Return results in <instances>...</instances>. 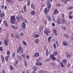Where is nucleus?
I'll return each mask as SVG.
<instances>
[{"instance_id": "obj_1", "label": "nucleus", "mask_w": 73, "mask_h": 73, "mask_svg": "<svg viewBox=\"0 0 73 73\" xmlns=\"http://www.w3.org/2000/svg\"><path fill=\"white\" fill-rule=\"evenodd\" d=\"M11 24H15V21H16V19L15 16H11Z\"/></svg>"}, {"instance_id": "obj_2", "label": "nucleus", "mask_w": 73, "mask_h": 73, "mask_svg": "<svg viewBox=\"0 0 73 73\" xmlns=\"http://www.w3.org/2000/svg\"><path fill=\"white\" fill-rule=\"evenodd\" d=\"M44 33H45V34H46L47 36H48V35H49V33H50V32L48 31V29L45 28L44 31Z\"/></svg>"}, {"instance_id": "obj_3", "label": "nucleus", "mask_w": 73, "mask_h": 73, "mask_svg": "<svg viewBox=\"0 0 73 73\" xmlns=\"http://www.w3.org/2000/svg\"><path fill=\"white\" fill-rule=\"evenodd\" d=\"M48 0H47V3H48V5L47 6V8L49 9H50V8L51 7V4L49 2V1H48Z\"/></svg>"}, {"instance_id": "obj_4", "label": "nucleus", "mask_w": 73, "mask_h": 73, "mask_svg": "<svg viewBox=\"0 0 73 73\" xmlns=\"http://www.w3.org/2000/svg\"><path fill=\"white\" fill-rule=\"evenodd\" d=\"M53 31L55 36H58V35H57V30H56V29H53Z\"/></svg>"}, {"instance_id": "obj_5", "label": "nucleus", "mask_w": 73, "mask_h": 73, "mask_svg": "<svg viewBox=\"0 0 73 73\" xmlns=\"http://www.w3.org/2000/svg\"><path fill=\"white\" fill-rule=\"evenodd\" d=\"M7 38V41L6 40H4V43L6 46H8V42H9V39L8 38Z\"/></svg>"}, {"instance_id": "obj_6", "label": "nucleus", "mask_w": 73, "mask_h": 73, "mask_svg": "<svg viewBox=\"0 0 73 73\" xmlns=\"http://www.w3.org/2000/svg\"><path fill=\"white\" fill-rule=\"evenodd\" d=\"M58 13V11L57 10V9H55L54 13L53 14V15H55L57 14Z\"/></svg>"}, {"instance_id": "obj_7", "label": "nucleus", "mask_w": 73, "mask_h": 73, "mask_svg": "<svg viewBox=\"0 0 73 73\" xmlns=\"http://www.w3.org/2000/svg\"><path fill=\"white\" fill-rule=\"evenodd\" d=\"M50 57L51 58H52V60L54 61V60H56V58L54 57V55H50Z\"/></svg>"}, {"instance_id": "obj_8", "label": "nucleus", "mask_w": 73, "mask_h": 73, "mask_svg": "<svg viewBox=\"0 0 73 73\" xmlns=\"http://www.w3.org/2000/svg\"><path fill=\"white\" fill-rule=\"evenodd\" d=\"M22 27L23 29H25V27H26V25L24 23H22Z\"/></svg>"}, {"instance_id": "obj_9", "label": "nucleus", "mask_w": 73, "mask_h": 73, "mask_svg": "<svg viewBox=\"0 0 73 73\" xmlns=\"http://www.w3.org/2000/svg\"><path fill=\"white\" fill-rule=\"evenodd\" d=\"M68 44V42L66 41H64L63 42V44L64 46H66Z\"/></svg>"}, {"instance_id": "obj_10", "label": "nucleus", "mask_w": 73, "mask_h": 73, "mask_svg": "<svg viewBox=\"0 0 73 73\" xmlns=\"http://www.w3.org/2000/svg\"><path fill=\"white\" fill-rule=\"evenodd\" d=\"M22 49L21 48V46H19L18 47V49L17 50V53H20V50Z\"/></svg>"}, {"instance_id": "obj_11", "label": "nucleus", "mask_w": 73, "mask_h": 73, "mask_svg": "<svg viewBox=\"0 0 73 73\" xmlns=\"http://www.w3.org/2000/svg\"><path fill=\"white\" fill-rule=\"evenodd\" d=\"M47 18L49 21H51L52 20V18H51V17L49 15H47Z\"/></svg>"}, {"instance_id": "obj_12", "label": "nucleus", "mask_w": 73, "mask_h": 73, "mask_svg": "<svg viewBox=\"0 0 73 73\" xmlns=\"http://www.w3.org/2000/svg\"><path fill=\"white\" fill-rule=\"evenodd\" d=\"M3 23L4 24H5V26H6L7 27H8V23H7V22L6 21H4Z\"/></svg>"}, {"instance_id": "obj_13", "label": "nucleus", "mask_w": 73, "mask_h": 73, "mask_svg": "<svg viewBox=\"0 0 73 73\" xmlns=\"http://www.w3.org/2000/svg\"><path fill=\"white\" fill-rule=\"evenodd\" d=\"M62 24H64L66 23V20L64 18L62 19Z\"/></svg>"}, {"instance_id": "obj_14", "label": "nucleus", "mask_w": 73, "mask_h": 73, "mask_svg": "<svg viewBox=\"0 0 73 73\" xmlns=\"http://www.w3.org/2000/svg\"><path fill=\"white\" fill-rule=\"evenodd\" d=\"M10 56L8 55L5 58V59L6 61H7V62H8V58H9Z\"/></svg>"}, {"instance_id": "obj_15", "label": "nucleus", "mask_w": 73, "mask_h": 73, "mask_svg": "<svg viewBox=\"0 0 73 73\" xmlns=\"http://www.w3.org/2000/svg\"><path fill=\"white\" fill-rule=\"evenodd\" d=\"M62 2L64 3V4H66V3L68 2V0H61Z\"/></svg>"}, {"instance_id": "obj_16", "label": "nucleus", "mask_w": 73, "mask_h": 73, "mask_svg": "<svg viewBox=\"0 0 73 73\" xmlns=\"http://www.w3.org/2000/svg\"><path fill=\"white\" fill-rule=\"evenodd\" d=\"M1 17H5V14H4V13L3 12L1 13Z\"/></svg>"}, {"instance_id": "obj_17", "label": "nucleus", "mask_w": 73, "mask_h": 73, "mask_svg": "<svg viewBox=\"0 0 73 73\" xmlns=\"http://www.w3.org/2000/svg\"><path fill=\"white\" fill-rule=\"evenodd\" d=\"M16 19L19 22H20V18L18 16H17Z\"/></svg>"}, {"instance_id": "obj_18", "label": "nucleus", "mask_w": 73, "mask_h": 73, "mask_svg": "<svg viewBox=\"0 0 73 73\" xmlns=\"http://www.w3.org/2000/svg\"><path fill=\"white\" fill-rule=\"evenodd\" d=\"M52 38V36H50L48 38V42H50V40Z\"/></svg>"}, {"instance_id": "obj_19", "label": "nucleus", "mask_w": 73, "mask_h": 73, "mask_svg": "<svg viewBox=\"0 0 73 73\" xmlns=\"http://www.w3.org/2000/svg\"><path fill=\"white\" fill-rule=\"evenodd\" d=\"M1 57L3 62H4V56L2 55H1Z\"/></svg>"}, {"instance_id": "obj_20", "label": "nucleus", "mask_w": 73, "mask_h": 73, "mask_svg": "<svg viewBox=\"0 0 73 73\" xmlns=\"http://www.w3.org/2000/svg\"><path fill=\"white\" fill-rule=\"evenodd\" d=\"M15 37L17 38H20V35L18 34H17L15 35Z\"/></svg>"}, {"instance_id": "obj_21", "label": "nucleus", "mask_w": 73, "mask_h": 73, "mask_svg": "<svg viewBox=\"0 0 73 73\" xmlns=\"http://www.w3.org/2000/svg\"><path fill=\"white\" fill-rule=\"evenodd\" d=\"M6 1L7 2H8V1L9 3H13V1H12V0H6Z\"/></svg>"}, {"instance_id": "obj_22", "label": "nucleus", "mask_w": 73, "mask_h": 73, "mask_svg": "<svg viewBox=\"0 0 73 73\" xmlns=\"http://www.w3.org/2000/svg\"><path fill=\"white\" fill-rule=\"evenodd\" d=\"M46 56H48V54H49V52H48V50H46Z\"/></svg>"}, {"instance_id": "obj_23", "label": "nucleus", "mask_w": 73, "mask_h": 73, "mask_svg": "<svg viewBox=\"0 0 73 73\" xmlns=\"http://www.w3.org/2000/svg\"><path fill=\"white\" fill-rule=\"evenodd\" d=\"M39 41V39H36L35 40V41L36 44H38V41Z\"/></svg>"}, {"instance_id": "obj_24", "label": "nucleus", "mask_w": 73, "mask_h": 73, "mask_svg": "<svg viewBox=\"0 0 73 73\" xmlns=\"http://www.w3.org/2000/svg\"><path fill=\"white\" fill-rule=\"evenodd\" d=\"M73 9V6H71L67 8L68 10H69L70 9Z\"/></svg>"}, {"instance_id": "obj_25", "label": "nucleus", "mask_w": 73, "mask_h": 73, "mask_svg": "<svg viewBox=\"0 0 73 73\" xmlns=\"http://www.w3.org/2000/svg\"><path fill=\"white\" fill-rule=\"evenodd\" d=\"M33 69L34 71H37V67H34L33 68Z\"/></svg>"}, {"instance_id": "obj_26", "label": "nucleus", "mask_w": 73, "mask_h": 73, "mask_svg": "<svg viewBox=\"0 0 73 73\" xmlns=\"http://www.w3.org/2000/svg\"><path fill=\"white\" fill-rule=\"evenodd\" d=\"M61 28L63 29L64 31H65L66 29V27H63V26H61Z\"/></svg>"}, {"instance_id": "obj_27", "label": "nucleus", "mask_w": 73, "mask_h": 73, "mask_svg": "<svg viewBox=\"0 0 73 73\" xmlns=\"http://www.w3.org/2000/svg\"><path fill=\"white\" fill-rule=\"evenodd\" d=\"M35 57H39V54L38 53H36L35 54Z\"/></svg>"}, {"instance_id": "obj_28", "label": "nucleus", "mask_w": 73, "mask_h": 73, "mask_svg": "<svg viewBox=\"0 0 73 73\" xmlns=\"http://www.w3.org/2000/svg\"><path fill=\"white\" fill-rule=\"evenodd\" d=\"M58 54V52L57 51H54V55L56 56V54Z\"/></svg>"}, {"instance_id": "obj_29", "label": "nucleus", "mask_w": 73, "mask_h": 73, "mask_svg": "<svg viewBox=\"0 0 73 73\" xmlns=\"http://www.w3.org/2000/svg\"><path fill=\"white\" fill-rule=\"evenodd\" d=\"M39 37V35L38 34H36L35 35V38H38Z\"/></svg>"}, {"instance_id": "obj_30", "label": "nucleus", "mask_w": 73, "mask_h": 73, "mask_svg": "<svg viewBox=\"0 0 73 73\" xmlns=\"http://www.w3.org/2000/svg\"><path fill=\"white\" fill-rule=\"evenodd\" d=\"M23 9L24 12H27V8L25 7H23Z\"/></svg>"}, {"instance_id": "obj_31", "label": "nucleus", "mask_w": 73, "mask_h": 73, "mask_svg": "<svg viewBox=\"0 0 73 73\" xmlns=\"http://www.w3.org/2000/svg\"><path fill=\"white\" fill-rule=\"evenodd\" d=\"M23 42L24 44V45H25L26 46H27V44L26 43L25 41H24V40H23Z\"/></svg>"}, {"instance_id": "obj_32", "label": "nucleus", "mask_w": 73, "mask_h": 73, "mask_svg": "<svg viewBox=\"0 0 73 73\" xmlns=\"http://www.w3.org/2000/svg\"><path fill=\"white\" fill-rule=\"evenodd\" d=\"M60 64L61 65V67H62V68H64V64H63V63H62V62H60Z\"/></svg>"}, {"instance_id": "obj_33", "label": "nucleus", "mask_w": 73, "mask_h": 73, "mask_svg": "<svg viewBox=\"0 0 73 73\" xmlns=\"http://www.w3.org/2000/svg\"><path fill=\"white\" fill-rule=\"evenodd\" d=\"M57 23L58 24H61V21L60 19H59L57 21Z\"/></svg>"}, {"instance_id": "obj_34", "label": "nucleus", "mask_w": 73, "mask_h": 73, "mask_svg": "<svg viewBox=\"0 0 73 73\" xmlns=\"http://www.w3.org/2000/svg\"><path fill=\"white\" fill-rule=\"evenodd\" d=\"M41 58H38L37 60H36V61H41Z\"/></svg>"}, {"instance_id": "obj_35", "label": "nucleus", "mask_w": 73, "mask_h": 73, "mask_svg": "<svg viewBox=\"0 0 73 73\" xmlns=\"http://www.w3.org/2000/svg\"><path fill=\"white\" fill-rule=\"evenodd\" d=\"M62 62L63 63L65 64V63H66L67 62V60H63L62 61Z\"/></svg>"}, {"instance_id": "obj_36", "label": "nucleus", "mask_w": 73, "mask_h": 73, "mask_svg": "<svg viewBox=\"0 0 73 73\" xmlns=\"http://www.w3.org/2000/svg\"><path fill=\"white\" fill-rule=\"evenodd\" d=\"M56 5L57 7H60V6H61V5L59 3H57L56 4Z\"/></svg>"}, {"instance_id": "obj_37", "label": "nucleus", "mask_w": 73, "mask_h": 73, "mask_svg": "<svg viewBox=\"0 0 73 73\" xmlns=\"http://www.w3.org/2000/svg\"><path fill=\"white\" fill-rule=\"evenodd\" d=\"M28 3H27V5H30V4H31V2H30V1H29L28 0L27 1Z\"/></svg>"}, {"instance_id": "obj_38", "label": "nucleus", "mask_w": 73, "mask_h": 73, "mask_svg": "<svg viewBox=\"0 0 73 73\" xmlns=\"http://www.w3.org/2000/svg\"><path fill=\"white\" fill-rule=\"evenodd\" d=\"M53 46L55 49H56V44L54 43V44Z\"/></svg>"}, {"instance_id": "obj_39", "label": "nucleus", "mask_w": 73, "mask_h": 73, "mask_svg": "<svg viewBox=\"0 0 73 73\" xmlns=\"http://www.w3.org/2000/svg\"><path fill=\"white\" fill-rule=\"evenodd\" d=\"M35 13V11H32L31 13V15H33V14H34V13Z\"/></svg>"}, {"instance_id": "obj_40", "label": "nucleus", "mask_w": 73, "mask_h": 73, "mask_svg": "<svg viewBox=\"0 0 73 73\" xmlns=\"http://www.w3.org/2000/svg\"><path fill=\"white\" fill-rule=\"evenodd\" d=\"M31 7H32V8H33V9H35V7L33 5V3L31 4Z\"/></svg>"}, {"instance_id": "obj_41", "label": "nucleus", "mask_w": 73, "mask_h": 73, "mask_svg": "<svg viewBox=\"0 0 73 73\" xmlns=\"http://www.w3.org/2000/svg\"><path fill=\"white\" fill-rule=\"evenodd\" d=\"M10 68L11 70H13V67L11 65L10 66Z\"/></svg>"}, {"instance_id": "obj_42", "label": "nucleus", "mask_w": 73, "mask_h": 73, "mask_svg": "<svg viewBox=\"0 0 73 73\" xmlns=\"http://www.w3.org/2000/svg\"><path fill=\"white\" fill-rule=\"evenodd\" d=\"M24 64L26 67L27 66V62H24Z\"/></svg>"}, {"instance_id": "obj_43", "label": "nucleus", "mask_w": 73, "mask_h": 73, "mask_svg": "<svg viewBox=\"0 0 73 73\" xmlns=\"http://www.w3.org/2000/svg\"><path fill=\"white\" fill-rule=\"evenodd\" d=\"M67 57H70V54H68L67 55Z\"/></svg>"}, {"instance_id": "obj_44", "label": "nucleus", "mask_w": 73, "mask_h": 73, "mask_svg": "<svg viewBox=\"0 0 73 73\" xmlns=\"http://www.w3.org/2000/svg\"><path fill=\"white\" fill-rule=\"evenodd\" d=\"M10 53V51H7V55H9V53Z\"/></svg>"}, {"instance_id": "obj_45", "label": "nucleus", "mask_w": 73, "mask_h": 73, "mask_svg": "<svg viewBox=\"0 0 73 73\" xmlns=\"http://www.w3.org/2000/svg\"><path fill=\"white\" fill-rule=\"evenodd\" d=\"M44 28V26H42L40 28V29H42Z\"/></svg>"}, {"instance_id": "obj_46", "label": "nucleus", "mask_w": 73, "mask_h": 73, "mask_svg": "<svg viewBox=\"0 0 73 73\" xmlns=\"http://www.w3.org/2000/svg\"><path fill=\"white\" fill-rule=\"evenodd\" d=\"M42 65V63L41 62L39 63L38 65H39V66H41V65Z\"/></svg>"}, {"instance_id": "obj_47", "label": "nucleus", "mask_w": 73, "mask_h": 73, "mask_svg": "<svg viewBox=\"0 0 73 73\" xmlns=\"http://www.w3.org/2000/svg\"><path fill=\"white\" fill-rule=\"evenodd\" d=\"M18 58H19V59L20 60H22V58H21V57L20 56H19Z\"/></svg>"}, {"instance_id": "obj_48", "label": "nucleus", "mask_w": 73, "mask_h": 73, "mask_svg": "<svg viewBox=\"0 0 73 73\" xmlns=\"http://www.w3.org/2000/svg\"><path fill=\"white\" fill-rule=\"evenodd\" d=\"M50 60V58H48V59H46V60H45V61H46V62L49 61Z\"/></svg>"}, {"instance_id": "obj_49", "label": "nucleus", "mask_w": 73, "mask_h": 73, "mask_svg": "<svg viewBox=\"0 0 73 73\" xmlns=\"http://www.w3.org/2000/svg\"><path fill=\"white\" fill-rule=\"evenodd\" d=\"M15 52H14L13 53V56H12L13 57H15Z\"/></svg>"}, {"instance_id": "obj_50", "label": "nucleus", "mask_w": 73, "mask_h": 73, "mask_svg": "<svg viewBox=\"0 0 73 73\" xmlns=\"http://www.w3.org/2000/svg\"><path fill=\"white\" fill-rule=\"evenodd\" d=\"M40 73H44L45 72L43 70H40L39 72Z\"/></svg>"}, {"instance_id": "obj_51", "label": "nucleus", "mask_w": 73, "mask_h": 73, "mask_svg": "<svg viewBox=\"0 0 73 73\" xmlns=\"http://www.w3.org/2000/svg\"><path fill=\"white\" fill-rule=\"evenodd\" d=\"M24 35V33H20V35H21V36L22 37Z\"/></svg>"}, {"instance_id": "obj_52", "label": "nucleus", "mask_w": 73, "mask_h": 73, "mask_svg": "<svg viewBox=\"0 0 73 73\" xmlns=\"http://www.w3.org/2000/svg\"><path fill=\"white\" fill-rule=\"evenodd\" d=\"M70 19H72V15H70L69 17Z\"/></svg>"}, {"instance_id": "obj_53", "label": "nucleus", "mask_w": 73, "mask_h": 73, "mask_svg": "<svg viewBox=\"0 0 73 73\" xmlns=\"http://www.w3.org/2000/svg\"><path fill=\"white\" fill-rule=\"evenodd\" d=\"M14 29H17V28H17L16 26H15L14 27Z\"/></svg>"}, {"instance_id": "obj_54", "label": "nucleus", "mask_w": 73, "mask_h": 73, "mask_svg": "<svg viewBox=\"0 0 73 73\" xmlns=\"http://www.w3.org/2000/svg\"><path fill=\"white\" fill-rule=\"evenodd\" d=\"M56 64L55 63H54V62H53L52 64V65H53V66H55V65H56Z\"/></svg>"}, {"instance_id": "obj_55", "label": "nucleus", "mask_w": 73, "mask_h": 73, "mask_svg": "<svg viewBox=\"0 0 73 73\" xmlns=\"http://www.w3.org/2000/svg\"><path fill=\"white\" fill-rule=\"evenodd\" d=\"M46 9H47V8H45L44 9L45 13H47V12L46 11Z\"/></svg>"}, {"instance_id": "obj_56", "label": "nucleus", "mask_w": 73, "mask_h": 73, "mask_svg": "<svg viewBox=\"0 0 73 73\" xmlns=\"http://www.w3.org/2000/svg\"><path fill=\"white\" fill-rule=\"evenodd\" d=\"M64 36L65 37H66V38H68V35H64Z\"/></svg>"}, {"instance_id": "obj_57", "label": "nucleus", "mask_w": 73, "mask_h": 73, "mask_svg": "<svg viewBox=\"0 0 73 73\" xmlns=\"http://www.w3.org/2000/svg\"><path fill=\"white\" fill-rule=\"evenodd\" d=\"M52 25L53 27H54L55 26V23H52Z\"/></svg>"}, {"instance_id": "obj_58", "label": "nucleus", "mask_w": 73, "mask_h": 73, "mask_svg": "<svg viewBox=\"0 0 73 73\" xmlns=\"http://www.w3.org/2000/svg\"><path fill=\"white\" fill-rule=\"evenodd\" d=\"M11 36L12 37H14V34H13L11 33Z\"/></svg>"}, {"instance_id": "obj_59", "label": "nucleus", "mask_w": 73, "mask_h": 73, "mask_svg": "<svg viewBox=\"0 0 73 73\" xmlns=\"http://www.w3.org/2000/svg\"><path fill=\"white\" fill-rule=\"evenodd\" d=\"M0 50L1 51H3V48L1 47H0Z\"/></svg>"}, {"instance_id": "obj_60", "label": "nucleus", "mask_w": 73, "mask_h": 73, "mask_svg": "<svg viewBox=\"0 0 73 73\" xmlns=\"http://www.w3.org/2000/svg\"><path fill=\"white\" fill-rule=\"evenodd\" d=\"M21 53H23V50L21 49V50L20 51Z\"/></svg>"}, {"instance_id": "obj_61", "label": "nucleus", "mask_w": 73, "mask_h": 73, "mask_svg": "<svg viewBox=\"0 0 73 73\" xmlns=\"http://www.w3.org/2000/svg\"><path fill=\"white\" fill-rule=\"evenodd\" d=\"M20 17L21 19H23V16L22 15L20 16Z\"/></svg>"}, {"instance_id": "obj_62", "label": "nucleus", "mask_w": 73, "mask_h": 73, "mask_svg": "<svg viewBox=\"0 0 73 73\" xmlns=\"http://www.w3.org/2000/svg\"><path fill=\"white\" fill-rule=\"evenodd\" d=\"M18 60H16L15 62V64H18Z\"/></svg>"}, {"instance_id": "obj_63", "label": "nucleus", "mask_w": 73, "mask_h": 73, "mask_svg": "<svg viewBox=\"0 0 73 73\" xmlns=\"http://www.w3.org/2000/svg\"><path fill=\"white\" fill-rule=\"evenodd\" d=\"M65 16V15H64V14H62V17H63V18H64V16Z\"/></svg>"}, {"instance_id": "obj_64", "label": "nucleus", "mask_w": 73, "mask_h": 73, "mask_svg": "<svg viewBox=\"0 0 73 73\" xmlns=\"http://www.w3.org/2000/svg\"><path fill=\"white\" fill-rule=\"evenodd\" d=\"M38 64H39V62H37L36 63V66H38Z\"/></svg>"}]
</instances>
